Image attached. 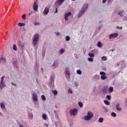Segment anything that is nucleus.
Here are the masks:
<instances>
[{"instance_id":"f257e3e1","label":"nucleus","mask_w":127,"mask_h":127,"mask_svg":"<svg viewBox=\"0 0 127 127\" xmlns=\"http://www.w3.org/2000/svg\"><path fill=\"white\" fill-rule=\"evenodd\" d=\"M88 8V4H85L80 12L78 13V17H81L85 13V11L87 10V9Z\"/></svg>"},{"instance_id":"f03ea898","label":"nucleus","mask_w":127,"mask_h":127,"mask_svg":"<svg viewBox=\"0 0 127 127\" xmlns=\"http://www.w3.org/2000/svg\"><path fill=\"white\" fill-rule=\"evenodd\" d=\"M94 117V114L91 112H88L87 113V116L84 117L85 121H90Z\"/></svg>"},{"instance_id":"7ed1b4c3","label":"nucleus","mask_w":127,"mask_h":127,"mask_svg":"<svg viewBox=\"0 0 127 127\" xmlns=\"http://www.w3.org/2000/svg\"><path fill=\"white\" fill-rule=\"evenodd\" d=\"M38 39H39V34H36L34 35L33 40V44L35 46H36V44H37V42H38Z\"/></svg>"},{"instance_id":"20e7f679","label":"nucleus","mask_w":127,"mask_h":127,"mask_svg":"<svg viewBox=\"0 0 127 127\" xmlns=\"http://www.w3.org/2000/svg\"><path fill=\"white\" fill-rule=\"evenodd\" d=\"M4 80V76L1 77V81L0 83V89H1V90H2L3 88H4V87H6L5 84L3 83Z\"/></svg>"},{"instance_id":"39448f33","label":"nucleus","mask_w":127,"mask_h":127,"mask_svg":"<svg viewBox=\"0 0 127 127\" xmlns=\"http://www.w3.org/2000/svg\"><path fill=\"white\" fill-rule=\"evenodd\" d=\"M77 113H78V111L76 109H74L70 111V114L71 116H76Z\"/></svg>"},{"instance_id":"423d86ee","label":"nucleus","mask_w":127,"mask_h":127,"mask_svg":"<svg viewBox=\"0 0 127 127\" xmlns=\"http://www.w3.org/2000/svg\"><path fill=\"white\" fill-rule=\"evenodd\" d=\"M33 8L35 11H36L38 9V4H37V1L35 0L33 5Z\"/></svg>"},{"instance_id":"0eeeda50","label":"nucleus","mask_w":127,"mask_h":127,"mask_svg":"<svg viewBox=\"0 0 127 127\" xmlns=\"http://www.w3.org/2000/svg\"><path fill=\"white\" fill-rule=\"evenodd\" d=\"M118 35L119 34H118V33L111 34L109 36V39H112V38H116V37H118Z\"/></svg>"},{"instance_id":"6e6552de","label":"nucleus","mask_w":127,"mask_h":127,"mask_svg":"<svg viewBox=\"0 0 127 127\" xmlns=\"http://www.w3.org/2000/svg\"><path fill=\"white\" fill-rule=\"evenodd\" d=\"M33 100L34 102H37L38 101V99L37 98V94L36 93H33Z\"/></svg>"},{"instance_id":"1a4fd4ad","label":"nucleus","mask_w":127,"mask_h":127,"mask_svg":"<svg viewBox=\"0 0 127 127\" xmlns=\"http://www.w3.org/2000/svg\"><path fill=\"white\" fill-rule=\"evenodd\" d=\"M71 14H72V13H71V12H67L65 14L64 19H65V20H66V21H67V20H68V17L70 16Z\"/></svg>"},{"instance_id":"9d476101","label":"nucleus","mask_w":127,"mask_h":127,"mask_svg":"<svg viewBox=\"0 0 127 127\" xmlns=\"http://www.w3.org/2000/svg\"><path fill=\"white\" fill-rule=\"evenodd\" d=\"M49 13V8L46 7L44 11H43V14L45 15L48 14Z\"/></svg>"},{"instance_id":"9b49d317","label":"nucleus","mask_w":127,"mask_h":127,"mask_svg":"<svg viewBox=\"0 0 127 127\" xmlns=\"http://www.w3.org/2000/svg\"><path fill=\"white\" fill-rule=\"evenodd\" d=\"M64 0H58V1L56 2V3H57L59 5H61Z\"/></svg>"},{"instance_id":"f8f14e48","label":"nucleus","mask_w":127,"mask_h":127,"mask_svg":"<svg viewBox=\"0 0 127 127\" xmlns=\"http://www.w3.org/2000/svg\"><path fill=\"white\" fill-rule=\"evenodd\" d=\"M116 109L117 111H119V112H121V111H122V108H120V103H118L116 105Z\"/></svg>"},{"instance_id":"ddd939ff","label":"nucleus","mask_w":127,"mask_h":127,"mask_svg":"<svg viewBox=\"0 0 127 127\" xmlns=\"http://www.w3.org/2000/svg\"><path fill=\"white\" fill-rule=\"evenodd\" d=\"M0 105V108L1 109H2V110H6L5 106H4V103H1Z\"/></svg>"},{"instance_id":"4468645a","label":"nucleus","mask_w":127,"mask_h":127,"mask_svg":"<svg viewBox=\"0 0 127 127\" xmlns=\"http://www.w3.org/2000/svg\"><path fill=\"white\" fill-rule=\"evenodd\" d=\"M1 62L5 63V62H6V60H5V59H3V58H0V63H1Z\"/></svg>"},{"instance_id":"2eb2a0df","label":"nucleus","mask_w":127,"mask_h":127,"mask_svg":"<svg viewBox=\"0 0 127 127\" xmlns=\"http://www.w3.org/2000/svg\"><path fill=\"white\" fill-rule=\"evenodd\" d=\"M97 46L100 48L103 47V44L101 42H98L97 43Z\"/></svg>"},{"instance_id":"dca6fc26","label":"nucleus","mask_w":127,"mask_h":127,"mask_svg":"<svg viewBox=\"0 0 127 127\" xmlns=\"http://www.w3.org/2000/svg\"><path fill=\"white\" fill-rule=\"evenodd\" d=\"M42 118L43 120H44V121H46V120H47V115H46V114H44L42 115Z\"/></svg>"},{"instance_id":"f3484780","label":"nucleus","mask_w":127,"mask_h":127,"mask_svg":"<svg viewBox=\"0 0 127 127\" xmlns=\"http://www.w3.org/2000/svg\"><path fill=\"white\" fill-rule=\"evenodd\" d=\"M109 93H112V92H114V87H111L109 88Z\"/></svg>"},{"instance_id":"a211bd4d","label":"nucleus","mask_w":127,"mask_h":127,"mask_svg":"<svg viewBox=\"0 0 127 127\" xmlns=\"http://www.w3.org/2000/svg\"><path fill=\"white\" fill-rule=\"evenodd\" d=\"M104 103L107 106H110V104L109 102V101H108L107 100H106L104 101Z\"/></svg>"},{"instance_id":"6ab92c4d","label":"nucleus","mask_w":127,"mask_h":127,"mask_svg":"<svg viewBox=\"0 0 127 127\" xmlns=\"http://www.w3.org/2000/svg\"><path fill=\"white\" fill-rule=\"evenodd\" d=\"M52 92L55 96H57V95L58 94V91H57V90H53Z\"/></svg>"},{"instance_id":"aec40b11","label":"nucleus","mask_w":127,"mask_h":127,"mask_svg":"<svg viewBox=\"0 0 127 127\" xmlns=\"http://www.w3.org/2000/svg\"><path fill=\"white\" fill-rule=\"evenodd\" d=\"M101 80H106V79H107V76L105 75H101Z\"/></svg>"},{"instance_id":"412c9836","label":"nucleus","mask_w":127,"mask_h":127,"mask_svg":"<svg viewBox=\"0 0 127 127\" xmlns=\"http://www.w3.org/2000/svg\"><path fill=\"white\" fill-rule=\"evenodd\" d=\"M88 56H89V57H91V58L95 57V54L91 53H89L88 54Z\"/></svg>"},{"instance_id":"4be33fe9","label":"nucleus","mask_w":127,"mask_h":127,"mask_svg":"<svg viewBox=\"0 0 127 127\" xmlns=\"http://www.w3.org/2000/svg\"><path fill=\"white\" fill-rule=\"evenodd\" d=\"M18 25L19 26H24L25 25V24H24V23H18Z\"/></svg>"},{"instance_id":"5701e85b","label":"nucleus","mask_w":127,"mask_h":127,"mask_svg":"<svg viewBox=\"0 0 127 127\" xmlns=\"http://www.w3.org/2000/svg\"><path fill=\"white\" fill-rule=\"evenodd\" d=\"M64 52H65V50L64 49H61L60 51V54H63Z\"/></svg>"},{"instance_id":"b1692460","label":"nucleus","mask_w":127,"mask_h":127,"mask_svg":"<svg viewBox=\"0 0 127 127\" xmlns=\"http://www.w3.org/2000/svg\"><path fill=\"white\" fill-rule=\"evenodd\" d=\"M102 59L104 61H107L108 58H107V57L106 56H103L102 57Z\"/></svg>"},{"instance_id":"393cba45","label":"nucleus","mask_w":127,"mask_h":127,"mask_svg":"<svg viewBox=\"0 0 127 127\" xmlns=\"http://www.w3.org/2000/svg\"><path fill=\"white\" fill-rule=\"evenodd\" d=\"M13 50H14V51H16V50H17V48H16V45H13Z\"/></svg>"},{"instance_id":"a878e982","label":"nucleus","mask_w":127,"mask_h":127,"mask_svg":"<svg viewBox=\"0 0 127 127\" xmlns=\"http://www.w3.org/2000/svg\"><path fill=\"white\" fill-rule=\"evenodd\" d=\"M112 117H114V118H116L117 117V114L115 113V112H112L111 114Z\"/></svg>"},{"instance_id":"bb28decb","label":"nucleus","mask_w":127,"mask_h":127,"mask_svg":"<svg viewBox=\"0 0 127 127\" xmlns=\"http://www.w3.org/2000/svg\"><path fill=\"white\" fill-rule=\"evenodd\" d=\"M104 122V118H100L99 119V123H103Z\"/></svg>"},{"instance_id":"cd10ccee","label":"nucleus","mask_w":127,"mask_h":127,"mask_svg":"<svg viewBox=\"0 0 127 127\" xmlns=\"http://www.w3.org/2000/svg\"><path fill=\"white\" fill-rule=\"evenodd\" d=\"M106 99L108 100L109 101H110L111 99H112V97L110 95H107L106 96Z\"/></svg>"},{"instance_id":"c85d7f7f","label":"nucleus","mask_w":127,"mask_h":127,"mask_svg":"<svg viewBox=\"0 0 127 127\" xmlns=\"http://www.w3.org/2000/svg\"><path fill=\"white\" fill-rule=\"evenodd\" d=\"M41 98L43 101H46V98H45V96L44 95H42Z\"/></svg>"},{"instance_id":"c756f323","label":"nucleus","mask_w":127,"mask_h":127,"mask_svg":"<svg viewBox=\"0 0 127 127\" xmlns=\"http://www.w3.org/2000/svg\"><path fill=\"white\" fill-rule=\"evenodd\" d=\"M66 74L67 75V77H70V72L68 70L65 71Z\"/></svg>"},{"instance_id":"7c9ffc66","label":"nucleus","mask_w":127,"mask_h":127,"mask_svg":"<svg viewBox=\"0 0 127 127\" xmlns=\"http://www.w3.org/2000/svg\"><path fill=\"white\" fill-rule=\"evenodd\" d=\"M100 75H101L102 76H105V75H106V72H103V71H101L100 72Z\"/></svg>"},{"instance_id":"2f4dec72","label":"nucleus","mask_w":127,"mask_h":127,"mask_svg":"<svg viewBox=\"0 0 127 127\" xmlns=\"http://www.w3.org/2000/svg\"><path fill=\"white\" fill-rule=\"evenodd\" d=\"M88 61H89L90 62H93V61H94V59H93V58H89L88 59Z\"/></svg>"},{"instance_id":"473e14b6","label":"nucleus","mask_w":127,"mask_h":127,"mask_svg":"<svg viewBox=\"0 0 127 127\" xmlns=\"http://www.w3.org/2000/svg\"><path fill=\"white\" fill-rule=\"evenodd\" d=\"M25 16H26L25 14H23L22 16V18L24 20H25V19H26V18L25 17Z\"/></svg>"},{"instance_id":"72a5a7b5","label":"nucleus","mask_w":127,"mask_h":127,"mask_svg":"<svg viewBox=\"0 0 127 127\" xmlns=\"http://www.w3.org/2000/svg\"><path fill=\"white\" fill-rule=\"evenodd\" d=\"M78 105L80 107V108H82V107H83V103H82L81 102H79Z\"/></svg>"},{"instance_id":"f704fd0d","label":"nucleus","mask_w":127,"mask_h":127,"mask_svg":"<svg viewBox=\"0 0 127 127\" xmlns=\"http://www.w3.org/2000/svg\"><path fill=\"white\" fill-rule=\"evenodd\" d=\"M77 74H82V71H81L80 70L78 69L77 70Z\"/></svg>"},{"instance_id":"c9c22d12","label":"nucleus","mask_w":127,"mask_h":127,"mask_svg":"<svg viewBox=\"0 0 127 127\" xmlns=\"http://www.w3.org/2000/svg\"><path fill=\"white\" fill-rule=\"evenodd\" d=\"M70 40V37L66 36V41H69Z\"/></svg>"},{"instance_id":"e433bc0d","label":"nucleus","mask_w":127,"mask_h":127,"mask_svg":"<svg viewBox=\"0 0 127 127\" xmlns=\"http://www.w3.org/2000/svg\"><path fill=\"white\" fill-rule=\"evenodd\" d=\"M35 25H40V23L36 22L34 23Z\"/></svg>"},{"instance_id":"4c0bfd02","label":"nucleus","mask_w":127,"mask_h":127,"mask_svg":"<svg viewBox=\"0 0 127 127\" xmlns=\"http://www.w3.org/2000/svg\"><path fill=\"white\" fill-rule=\"evenodd\" d=\"M13 66H16V65H17V62H14L13 63Z\"/></svg>"},{"instance_id":"58836bf2","label":"nucleus","mask_w":127,"mask_h":127,"mask_svg":"<svg viewBox=\"0 0 127 127\" xmlns=\"http://www.w3.org/2000/svg\"><path fill=\"white\" fill-rule=\"evenodd\" d=\"M118 14L119 15H121V16H122V15H123V12L122 11L119 12Z\"/></svg>"},{"instance_id":"ea45409f","label":"nucleus","mask_w":127,"mask_h":127,"mask_svg":"<svg viewBox=\"0 0 127 127\" xmlns=\"http://www.w3.org/2000/svg\"><path fill=\"white\" fill-rule=\"evenodd\" d=\"M58 11V8L57 7L56 8V11L55 12V13H57V12Z\"/></svg>"},{"instance_id":"a19ab883","label":"nucleus","mask_w":127,"mask_h":127,"mask_svg":"<svg viewBox=\"0 0 127 127\" xmlns=\"http://www.w3.org/2000/svg\"><path fill=\"white\" fill-rule=\"evenodd\" d=\"M106 1H107V0H103L102 2L103 3H105Z\"/></svg>"},{"instance_id":"79ce46f5","label":"nucleus","mask_w":127,"mask_h":127,"mask_svg":"<svg viewBox=\"0 0 127 127\" xmlns=\"http://www.w3.org/2000/svg\"><path fill=\"white\" fill-rule=\"evenodd\" d=\"M68 92H69V93H70V94L72 93V90L71 89H69Z\"/></svg>"},{"instance_id":"37998d69","label":"nucleus","mask_w":127,"mask_h":127,"mask_svg":"<svg viewBox=\"0 0 127 127\" xmlns=\"http://www.w3.org/2000/svg\"><path fill=\"white\" fill-rule=\"evenodd\" d=\"M56 35H57V36H58L59 35V32H57Z\"/></svg>"},{"instance_id":"c03bdc74","label":"nucleus","mask_w":127,"mask_h":127,"mask_svg":"<svg viewBox=\"0 0 127 127\" xmlns=\"http://www.w3.org/2000/svg\"><path fill=\"white\" fill-rule=\"evenodd\" d=\"M11 85H14V86H16V84L13 83H11Z\"/></svg>"},{"instance_id":"a18cd8bd","label":"nucleus","mask_w":127,"mask_h":127,"mask_svg":"<svg viewBox=\"0 0 127 127\" xmlns=\"http://www.w3.org/2000/svg\"><path fill=\"white\" fill-rule=\"evenodd\" d=\"M119 28H120V29H123V27H120Z\"/></svg>"},{"instance_id":"49530a36","label":"nucleus","mask_w":127,"mask_h":127,"mask_svg":"<svg viewBox=\"0 0 127 127\" xmlns=\"http://www.w3.org/2000/svg\"><path fill=\"white\" fill-rule=\"evenodd\" d=\"M20 127H23V126H22V125H19Z\"/></svg>"},{"instance_id":"de8ad7c7","label":"nucleus","mask_w":127,"mask_h":127,"mask_svg":"<svg viewBox=\"0 0 127 127\" xmlns=\"http://www.w3.org/2000/svg\"><path fill=\"white\" fill-rule=\"evenodd\" d=\"M114 50H113V49H112V50H110V51H113V52H114Z\"/></svg>"},{"instance_id":"09e8293b","label":"nucleus","mask_w":127,"mask_h":127,"mask_svg":"<svg viewBox=\"0 0 127 127\" xmlns=\"http://www.w3.org/2000/svg\"><path fill=\"white\" fill-rule=\"evenodd\" d=\"M31 13H32V12L29 13V15H30L31 14Z\"/></svg>"},{"instance_id":"8fccbe9b","label":"nucleus","mask_w":127,"mask_h":127,"mask_svg":"<svg viewBox=\"0 0 127 127\" xmlns=\"http://www.w3.org/2000/svg\"><path fill=\"white\" fill-rule=\"evenodd\" d=\"M53 65L54 66H55V63H54Z\"/></svg>"},{"instance_id":"3c124183","label":"nucleus","mask_w":127,"mask_h":127,"mask_svg":"<svg viewBox=\"0 0 127 127\" xmlns=\"http://www.w3.org/2000/svg\"><path fill=\"white\" fill-rule=\"evenodd\" d=\"M42 72H43V68H41Z\"/></svg>"},{"instance_id":"603ef678","label":"nucleus","mask_w":127,"mask_h":127,"mask_svg":"<svg viewBox=\"0 0 127 127\" xmlns=\"http://www.w3.org/2000/svg\"><path fill=\"white\" fill-rule=\"evenodd\" d=\"M73 1H75V0H72Z\"/></svg>"},{"instance_id":"864d4df0","label":"nucleus","mask_w":127,"mask_h":127,"mask_svg":"<svg viewBox=\"0 0 127 127\" xmlns=\"http://www.w3.org/2000/svg\"><path fill=\"white\" fill-rule=\"evenodd\" d=\"M6 34H7V32H6Z\"/></svg>"}]
</instances>
